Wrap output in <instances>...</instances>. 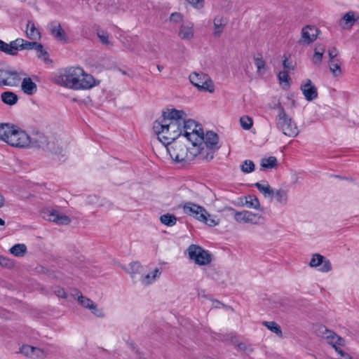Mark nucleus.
<instances>
[{
    "label": "nucleus",
    "instance_id": "obj_56",
    "mask_svg": "<svg viewBox=\"0 0 359 359\" xmlns=\"http://www.w3.org/2000/svg\"><path fill=\"white\" fill-rule=\"evenodd\" d=\"M283 57H284V60L283 62V67L286 69H293L294 66L292 65V62L289 60L288 57L285 55H284Z\"/></svg>",
    "mask_w": 359,
    "mask_h": 359
},
{
    "label": "nucleus",
    "instance_id": "obj_44",
    "mask_svg": "<svg viewBox=\"0 0 359 359\" xmlns=\"http://www.w3.org/2000/svg\"><path fill=\"white\" fill-rule=\"evenodd\" d=\"M35 50L37 52L38 57L41 58L43 61L46 62L48 59V53L44 50L43 46L41 43H38Z\"/></svg>",
    "mask_w": 359,
    "mask_h": 359
},
{
    "label": "nucleus",
    "instance_id": "obj_43",
    "mask_svg": "<svg viewBox=\"0 0 359 359\" xmlns=\"http://www.w3.org/2000/svg\"><path fill=\"white\" fill-rule=\"evenodd\" d=\"M241 169L245 173L252 172L255 170V164L250 160H245L241 165Z\"/></svg>",
    "mask_w": 359,
    "mask_h": 359
},
{
    "label": "nucleus",
    "instance_id": "obj_48",
    "mask_svg": "<svg viewBox=\"0 0 359 359\" xmlns=\"http://www.w3.org/2000/svg\"><path fill=\"white\" fill-rule=\"evenodd\" d=\"M278 79L280 84H285L287 87L289 86V75L287 71L280 72L278 74Z\"/></svg>",
    "mask_w": 359,
    "mask_h": 359
},
{
    "label": "nucleus",
    "instance_id": "obj_1",
    "mask_svg": "<svg viewBox=\"0 0 359 359\" xmlns=\"http://www.w3.org/2000/svg\"><path fill=\"white\" fill-rule=\"evenodd\" d=\"M185 112L175 109H168L162 116L156 120L153 130L158 140L165 146H168L182 135V123Z\"/></svg>",
    "mask_w": 359,
    "mask_h": 359
},
{
    "label": "nucleus",
    "instance_id": "obj_49",
    "mask_svg": "<svg viewBox=\"0 0 359 359\" xmlns=\"http://www.w3.org/2000/svg\"><path fill=\"white\" fill-rule=\"evenodd\" d=\"M97 36L103 44L106 46L111 45V43L109 40V34L107 32L104 31H98Z\"/></svg>",
    "mask_w": 359,
    "mask_h": 359
},
{
    "label": "nucleus",
    "instance_id": "obj_59",
    "mask_svg": "<svg viewBox=\"0 0 359 359\" xmlns=\"http://www.w3.org/2000/svg\"><path fill=\"white\" fill-rule=\"evenodd\" d=\"M337 353L340 355L341 359H352L348 353H345L341 349H340L339 351H337Z\"/></svg>",
    "mask_w": 359,
    "mask_h": 359
},
{
    "label": "nucleus",
    "instance_id": "obj_15",
    "mask_svg": "<svg viewBox=\"0 0 359 359\" xmlns=\"http://www.w3.org/2000/svg\"><path fill=\"white\" fill-rule=\"evenodd\" d=\"M318 29L312 26H306L302 29V37L299 43L302 45H309L314 41L318 36Z\"/></svg>",
    "mask_w": 359,
    "mask_h": 359
},
{
    "label": "nucleus",
    "instance_id": "obj_58",
    "mask_svg": "<svg viewBox=\"0 0 359 359\" xmlns=\"http://www.w3.org/2000/svg\"><path fill=\"white\" fill-rule=\"evenodd\" d=\"M233 344L240 350H242V351L247 350V346L245 343L235 341V342H233Z\"/></svg>",
    "mask_w": 359,
    "mask_h": 359
},
{
    "label": "nucleus",
    "instance_id": "obj_35",
    "mask_svg": "<svg viewBox=\"0 0 359 359\" xmlns=\"http://www.w3.org/2000/svg\"><path fill=\"white\" fill-rule=\"evenodd\" d=\"M355 14L353 11H349L346 13L343 18L342 21L344 22V25H343L344 28H351L354 25L356 21Z\"/></svg>",
    "mask_w": 359,
    "mask_h": 359
},
{
    "label": "nucleus",
    "instance_id": "obj_2",
    "mask_svg": "<svg viewBox=\"0 0 359 359\" xmlns=\"http://www.w3.org/2000/svg\"><path fill=\"white\" fill-rule=\"evenodd\" d=\"M191 147L184 144L180 140L173 142L167 147V151L171 158L175 162L189 163L194 159L200 151V146L190 143Z\"/></svg>",
    "mask_w": 359,
    "mask_h": 359
},
{
    "label": "nucleus",
    "instance_id": "obj_26",
    "mask_svg": "<svg viewBox=\"0 0 359 359\" xmlns=\"http://www.w3.org/2000/svg\"><path fill=\"white\" fill-rule=\"evenodd\" d=\"M22 90L27 95H33L36 91V84L30 78H25L21 84Z\"/></svg>",
    "mask_w": 359,
    "mask_h": 359
},
{
    "label": "nucleus",
    "instance_id": "obj_5",
    "mask_svg": "<svg viewBox=\"0 0 359 359\" xmlns=\"http://www.w3.org/2000/svg\"><path fill=\"white\" fill-rule=\"evenodd\" d=\"M183 210L185 214L194 217L210 226H215L219 224V219L215 216L210 215L203 207L194 203H186L183 205Z\"/></svg>",
    "mask_w": 359,
    "mask_h": 359
},
{
    "label": "nucleus",
    "instance_id": "obj_51",
    "mask_svg": "<svg viewBox=\"0 0 359 359\" xmlns=\"http://www.w3.org/2000/svg\"><path fill=\"white\" fill-rule=\"evenodd\" d=\"M170 21L175 24L180 23L183 21V15L178 12L172 13L170 16Z\"/></svg>",
    "mask_w": 359,
    "mask_h": 359
},
{
    "label": "nucleus",
    "instance_id": "obj_52",
    "mask_svg": "<svg viewBox=\"0 0 359 359\" xmlns=\"http://www.w3.org/2000/svg\"><path fill=\"white\" fill-rule=\"evenodd\" d=\"M89 310L97 317L98 318H104L105 316V313L102 309L97 307L96 304H93L92 308Z\"/></svg>",
    "mask_w": 359,
    "mask_h": 359
},
{
    "label": "nucleus",
    "instance_id": "obj_46",
    "mask_svg": "<svg viewBox=\"0 0 359 359\" xmlns=\"http://www.w3.org/2000/svg\"><path fill=\"white\" fill-rule=\"evenodd\" d=\"M142 266L139 262H133L130 264V270L128 272L133 277L135 273H140Z\"/></svg>",
    "mask_w": 359,
    "mask_h": 359
},
{
    "label": "nucleus",
    "instance_id": "obj_10",
    "mask_svg": "<svg viewBox=\"0 0 359 359\" xmlns=\"http://www.w3.org/2000/svg\"><path fill=\"white\" fill-rule=\"evenodd\" d=\"M189 259L193 260L195 264L203 266L209 264L211 261V255L201 246L192 244L187 249Z\"/></svg>",
    "mask_w": 359,
    "mask_h": 359
},
{
    "label": "nucleus",
    "instance_id": "obj_3",
    "mask_svg": "<svg viewBox=\"0 0 359 359\" xmlns=\"http://www.w3.org/2000/svg\"><path fill=\"white\" fill-rule=\"evenodd\" d=\"M272 109L277 110V115L275 118L277 129L287 137H294L297 136L299 131L297 124L286 114L280 103L278 102Z\"/></svg>",
    "mask_w": 359,
    "mask_h": 359
},
{
    "label": "nucleus",
    "instance_id": "obj_31",
    "mask_svg": "<svg viewBox=\"0 0 359 359\" xmlns=\"http://www.w3.org/2000/svg\"><path fill=\"white\" fill-rule=\"evenodd\" d=\"M20 352L23 355L28 357H34L39 356L40 353H42L40 348L29 346V345H23L20 349Z\"/></svg>",
    "mask_w": 359,
    "mask_h": 359
},
{
    "label": "nucleus",
    "instance_id": "obj_18",
    "mask_svg": "<svg viewBox=\"0 0 359 359\" xmlns=\"http://www.w3.org/2000/svg\"><path fill=\"white\" fill-rule=\"evenodd\" d=\"M179 37L185 41H190L194 38V24L192 22L182 23L180 27Z\"/></svg>",
    "mask_w": 359,
    "mask_h": 359
},
{
    "label": "nucleus",
    "instance_id": "obj_6",
    "mask_svg": "<svg viewBox=\"0 0 359 359\" xmlns=\"http://www.w3.org/2000/svg\"><path fill=\"white\" fill-rule=\"evenodd\" d=\"M37 42L27 41L23 39L18 38L7 43L0 40V50L10 55H17L19 50L35 49Z\"/></svg>",
    "mask_w": 359,
    "mask_h": 359
},
{
    "label": "nucleus",
    "instance_id": "obj_36",
    "mask_svg": "<svg viewBox=\"0 0 359 359\" xmlns=\"http://www.w3.org/2000/svg\"><path fill=\"white\" fill-rule=\"evenodd\" d=\"M160 221L165 226H173L177 223V217L174 215L167 213L160 217Z\"/></svg>",
    "mask_w": 359,
    "mask_h": 359
},
{
    "label": "nucleus",
    "instance_id": "obj_38",
    "mask_svg": "<svg viewBox=\"0 0 359 359\" xmlns=\"http://www.w3.org/2000/svg\"><path fill=\"white\" fill-rule=\"evenodd\" d=\"M277 159L274 156L262 158L261 161V166L264 168L270 169L277 166Z\"/></svg>",
    "mask_w": 359,
    "mask_h": 359
},
{
    "label": "nucleus",
    "instance_id": "obj_7",
    "mask_svg": "<svg viewBox=\"0 0 359 359\" xmlns=\"http://www.w3.org/2000/svg\"><path fill=\"white\" fill-rule=\"evenodd\" d=\"M83 76V69L77 67H72L65 69L57 79V83L70 89L76 87L78 77Z\"/></svg>",
    "mask_w": 359,
    "mask_h": 359
},
{
    "label": "nucleus",
    "instance_id": "obj_33",
    "mask_svg": "<svg viewBox=\"0 0 359 359\" xmlns=\"http://www.w3.org/2000/svg\"><path fill=\"white\" fill-rule=\"evenodd\" d=\"M9 252L15 257H22L27 252V246L25 244H15L10 248Z\"/></svg>",
    "mask_w": 359,
    "mask_h": 359
},
{
    "label": "nucleus",
    "instance_id": "obj_29",
    "mask_svg": "<svg viewBox=\"0 0 359 359\" xmlns=\"http://www.w3.org/2000/svg\"><path fill=\"white\" fill-rule=\"evenodd\" d=\"M325 51V46L323 44H318L314 49V54L312 57V62L314 65H319L321 64L323 55Z\"/></svg>",
    "mask_w": 359,
    "mask_h": 359
},
{
    "label": "nucleus",
    "instance_id": "obj_14",
    "mask_svg": "<svg viewBox=\"0 0 359 359\" xmlns=\"http://www.w3.org/2000/svg\"><path fill=\"white\" fill-rule=\"evenodd\" d=\"M323 328L324 329V331L322 332L323 337L327 339V343L330 344L337 352L339 351L341 347L345 345V340L332 331L325 327Z\"/></svg>",
    "mask_w": 359,
    "mask_h": 359
},
{
    "label": "nucleus",
    "instance_id": "obj_27",
    "mask_svg": "<svg viewBox=\"0 0 359 359\" xmlns=\"http://www.w3.org/2000/svg\"><path fill=\"white\" fill-rule=\"evenodd\" d=\"M14 127L8 123H0V140L8 144Z\"/></svg>",
    "mask_w": 359,
    "mask_h": 359
},
{
    "label": "nucleus",
    "instance_id": "obj_41",
    "mask_svg": "<svg viewBox=\"0 0 359 359\" xmlns=\"http://www.w3.org/2000/svg\"><path fill=\"white\" fill-rule=\"evenodd\" d=\"M121 2L119 0H109L107 5V10L109 13H117L120 11Z\"/></svg>",
    "mask_w": 359,
    "mask_h": 359
},
{
    "label": "nucleus",
    "instance_id": "obj_8",
    "mask_svg": "<svg viewBox=\"0 0 359 359\" xmlns=\"http://www.w3.org/2000/svg\"><path fill=\"white\" fill-rule=\"evenodd\" d=\"M29 147L42 149L44 151H49L55 154H62L63 150L55 140L50 141L41 133H36L31 137Z\"/></svg>",
    "mask_w": 359,
    "mask_h": 359
},
{
    "label": "nucleus",
    "instance_id": "obj_22",
    "mask_svg": "<svg viewBox=\"0 0 359 359\" xmlns=\"http://www.w3.org/2000/svg\"><path fill=\"white\" fill-rule=\"evenodd\" d=\"M276 201L282 205H286L289 201V189L286 187H280L273 191V196Z\"/></svg>",
    "mask_w": 359,
    "mask_h": 359
},
{
    "label": "nucleus",
    "instance_id": "obj_17",
    "mask_svg": "<svg viewBox=\"0 0 359 359\" xmlns=\"http://www.w3.org/2000/svg\"><path fill=\"white\" fill-rule=\"evenodd\" d=\"M78 84L76 87H73L74 90L89 89L95 86V79L83 70V76L78 77Z\"/></svg>",
    "mask_w": 359,
    "mask_h": 359
},
{
    "label": "nucleus",
    "instance_id": "obj_34",
    "mask_svg": "<svg viewBox=\"0 0 359 359\" xmlns=\"http://www.w3.org/2000/svg\"><path fill=\"white\" fill-rule=\"evenodd\" d=\"M161 273V271L158 269H156L154 271L152 276L147 274L141 278L140 281L142 285H149L154 282L156 278L160 276Z\"/></svg>",
    "mask_w": 359,
    "mask_h": 359
},
{
    "label": "nucleus",
    "instance_id": "obj_53",
    "mask_svg": "<svg viewBox=\"0 0 359 359\" xmlns=\"http://www.w3.org/2000/svg\"><path fill=\"white\" fill-rule=\"evenodd\" d=\"M89 310L97 317L98 318H104L105 316V313L102 309L97 307L96 304H93L92 308Z\"/></svg>",
    "mask_w": 359,
    "mask_h": 359
},
{
    "label": "nucleus",
    "instance_id": "obj_9",
    "mask_svg": "<svg viewBox=\"0 0 359 359\" xmlns=\"http://www.w3.org/2000/svg\"><path fill=\"white\" fill-rule=\"evenodd\" d=\"M190 82L201 91L212 93L215 85L212 80L207 74L203 72H192L189 76Z\"/></svg>",
    "mask_w": 359,
    "mask_h": 359
},
{
    "label": "nucleus",
    "instance_id": "obj_30",
    "mask_svg": "<svg viewBox=\"0 0 359 359\" xmlns=\"http://www.w3.org/2000/svg\"><path fill=\"white\" fill-rule=\"evenodd\" d=\"M255 186L265 197L273 198L274 190L271 187L268 182H257Z\"/></svg>",
    "mask_w": 359,
    "mask_h": 359
},
{
    "label": "nucleus",
    "instance_id": "obj_62",
    "mask_svg": "<svg viewBox=\"0 0 359 359\" xmlns=\"http://www.w3.org/2000/svg\"><path fill=\"white\" fill-rule=\"evenodd\" d=\"M121 73H122L123 74H126V72L125 71H123V70H121Z\"/></svg>",
    "mask_w": 359,
    "mask_h": 359
},
{
    "label": "nucleus",
    "instance_id": "obj_57",
    "mask_svg": "<svg viewBox=\"0 0 359 359\" xmlns=\"http://www.w3.org/2000/svg\"><path fill=\"white\" fill-rule=\"evenodd\" d=\"M54 293L55 295H57L60 298L66 299L67 298V294L64 289L60 287H56L54 290Z\"/></svg>",
    "mask_w": 359,
    "mask_h": 359
},
{
    "label": "nucleus",
    "instance_id": "obj_19",
    "mask_svg": "<svg viewBox=\"0 0 359 359\" xmlns=\"http://www.w3.org/2000/svg\"><path fill=\"white\" fill-rule=\"evenodd\" d=\"M48 219L60 225H67L71 222L70 218L57 210H53L48 215Z\"/></svg>",
    "mask_w": 359,
    "mask_h": 359
},
{
    "label": "nucleus",
    "instance_id": "obj_40",
    "mask_svg": "<svg viewBox=\"0 0 359 359\" xmlns=\"http://www.w3.org/2000/svg\"><path fill=\"white\" fill-rule=\"evenodd\" d=\"M336 62H330L329 61V67H330V70L331 71V72L333 74V75L334 76H338L339 75H341V62H339V60L337 59V60H335Z\"/></svg>",
    "mask_w": 359,
    "mask_h": 359
},
{
    "label": "nucleus",
    "instance_id": "obj_16",
    "mask_svg": "<svg viewBox=\"0 0 359 359\" xmlns=\"http://www.w3.org/2000/svg\"><path fill=\"white\" fill-rule=\"evenodd\" d=\"M301 90L308 101H312L318 97V91L316 87L312 84L310 79H306L304 83L301 85Z\"/></svg>",
    "mask_w": 359,
    "mask_h": 359
},
{
    "label": "nucleus",
    "instance_id": "obj_20",
    "mask_svg": "<svg viewBox=\"0 0 359 359\" xmlns=\"http://www.w3.org/2000/svg\"><path fill=\"white\" fill-rule=\"evenodd\" d=\"M48 219L60 225H67L71 222L70 218L57 210H53L48 215Z\"/></svg>",
    "mask_w": 359,
    "mask_h": 359
},
{
    "label": "nucleus",
    "instance_id": "obj_37",
    "mask_svg": "<svg viewBox=\"0 0 359 359\" xmlns=\"http://www.w3.org/2000/svg\"><path fill=\"white\" fill-rule=\"evenodd\" d=\"M245 205L248 208H253L258 210L260 207V203L258 198L255 196H248L245 197Z\"/></svg>",
    "mask_w": 359,
    "mask_h": 359
},
{
    "label": "nucleus",
    "instance_id": "obj_4",
    "mask_svg": "<svg viewBox=\"0 0 359 359\" xmlns=\"http://www.w3.org/2000/svg\"><path fill=\"white\" fill-rule=\"evenodd\" d=\"M186 116V114L183 116L182 136L190 143L200 146L203 140V128L201 125L198 124L195 121L187 119Z\"/></svg>",
    "mask_w": 359,
    "mask_h": 359
},
{
    "label": "nucleus",
    "instance_id": "obj_28",
    "mask_svg": "<svg viewBox=\"0 0 359 359\" xmlns=\"http://www.w3.org/2000/svg\"><path fill=\"white\" fill-rule=\"evenodd\" d=\"M1 101L9 106L15 104L18 101V96L13 92L5 91L1 95Z\"/></svg>",
    "mask_w": 359,
    "mask_h": 359
},
{
    "label": "nucleus",
    "instance_id": "obj_12",
    "mask_svg": "<svg viewBox=\"0 0 359 359\" xmlns=\"http://www.w3.org/2000/svg\"><path fill=\"white\" fill-rule=\"evenodd\" d=\"M234 219L238 223H248L257 225L261 224L264 222V217L261 215L248 210L235 211Z\"/></svg>",
    "mask_w": 359,
    "mask_h": 359
},
{
    "label": "nucleus",
    "instance_id": "obj_45",
    "mask_svg": "<svg viewBox=\"0 0 359 359\" xmlns=\"http://www.w3.org/2000/svg\"><path fill=\"white\" fill-rule=\"evenodd\" d=\"M78 301L83 307L88 309H91L93 304H94V302L91 299L83 296L82 294L78 297Z\"/></svg>",
    "mask_w": 359,
    "mask_h": 359
},
{
    "label": "nucleus",
    "instance_id": "obj_21",
    "mask_svg": "<svg viewBox=\"0 0 359 359\" xmlns=\"http://www.w3.org/2000/svg\"><path fill=\"white\" fill-rule=\"evenodd\" d=\"M218 144V136L216 133L212 131H208L203 135V140L202 142L201 146L205 147L207 148H211L214 149H218L219 147Z\"/></svg>",
    "mask_w": 359,
    "mask_h": 359
},
{
    "label": "nucleus",
    "instance_id": "obj_23",
    "mask_svg": "<svg viewBox=\"0 0 359 359\" xmlns=\"http://www.w3.org/2000/svg\"><path fill=\"white\" fill-rule=\"evenodd\" d=\"M50 31L51 34L58 41H66L67 36L65 31L62 29L60 23L55 21L50 25Z\"/></svg>",
    "mask_w": 359,
    "mask_h": 359
},
{
    "label": "nucleus",
    "instance_id": "obj_25",
    "mask_svg": "<svg viewBox=\"0 0 359 359\" xmlns=\"http://www.w3.org/2000/svg\"><path fill=\"white\" fill-rule=\"evenodd\" d=\"M26 35L32 41H36L41 39V33L36 28L34 22L28 21L27 24Z\"/></svg>",
    "mask_w": 359,
    "mask_h": 359
},
{
    "label": "nucleus",
    "instance_id": "obj_47",
    "mask_svg": "<svg viewBox=\"0 0 359 359\" xmlns=\"http://www.w3.org/2000/svg\"><path fill=\"white\" fill-rule=\"evenodd\" d=\"M255 65L257 68V73L262 74V71L264 70L266 63L265 61L262 59V57H254Z\"/></svg>",
    "mask_w": 359,
    "mask_h": 359
},
{
    "label": "nucleus",
    "instance_id": "obj_61",
    "mask_svg": "<svg viewBox=\"0 0 359 359\" xmlns=\"http://www.w3.org/2000/svg\"><path fill=\"white\" fill-rule=\"evenodd\" d=\"M4 224H5V222L2 219L0 218V225L4 226Z\"/></svg>",
    "mask_w": 359,
    "mask_h": 359
},
{
    "label": "nucleus",
    "instance_id": "obj_24",
    "mask_svg": "<svg viewBox=\"0 0 359 359\" xmlns=\"http://www.w3.org/2000/svg\"><path fill=\"white\" fill-rule=\"evenodd\" d=\"M226 24L227 20L224 17L221 15L215 17L213 21V34L215 36H219L224 31Z\"/></svg>",
    "mask_w": 359,
    "mask_h": 359
},
{
    "label": "nucleus",
    "instance_id": "obj_32",
    "mask_svg": "<svg viewBox=\"0 0 359 359\" xmlns=\"http://www.w3.org/2000/svg\"><path fill=\"white\" fill-rule=\"evenodd\" d=\"M216 151L217 149L201 147L200 144V151L198 155H200L203 160L208 162L213 159Z\"/></svg>",
    "mask_w": 359,
    "mask_h": 359
},
{
    "label": "nucleus",
    "instance_id": "obj_55",
    "mask_svg": "<svg viewBox=\"0 0 359 359\" xmlns=\"http://www.w3.org/2000/svg\"><path fill=\"white\" fill-rule=\"evenodd\" d=\"M0 265L9 268L13 266V262L10 259L6 257L0 256Z\"/></svg>",
    "mask_w": 359,
    "mask_h": 359
},
{
    "label": "nucleus",
    "instance_id": "obj_54",
    "mask_svg": "<svg viewBox=\"0 0 359 359\" xmlns=\"http://www.w3.org/2000/svg\"><path fill=\"white\" fill-rule=\"evenodd\" d=\"M328 55L330 57V62H336L335 57L338 55V50L335 47H332L328 50Z\"/></svg>",
    "mask_w": 359,
    "mask_h": 359
},
{
    "label": "nucleus",
    "instance_id": "obj_13",
    "mask_svg": "<svg viewBox=\"0 0 359 359\" xmlns=\"http://www.w3.org/2000/svg\"><path fill=\"white\" fill-rule=\"evenodd\" d=\"M309 265L313 268L320 266L319 271L323 273H327L332 270V264L330 260L318 253L313 255Z\"/></svg>",
    "mask_w": 359,
    "mask_h": 359
},
{
    "label": "nucleus",
    "instance_id": "obj_60",
    "mask_svg": "<svg viewBox=\"0 0 359 359\" xmlns=\"http://www.w3.org/2000/svg\"><path fill=\"white\" fill-rule=\"evenodd\" d=\"M4 204V196L0 194V208H1Z\"/></svg>",
    "mask_w": 359,
    "mask_h": 359
},
{
    "label": "nucleus",
    "instance_id": "obj_39",
    "mask_svg": "<svg viewBox=\"0 0 359 359\" xmlns=\"http://www.w3.org/2000/svg\"><path fill=\"white\" fill-rule=\"evenodd\" d=\"M262 324L266 326L272 332L276 334L278 336H282V331L280 325L274 321H264Z\"/></svg>",
    "mask_w": 359,
    "mask_h": 359
},
{
    "label": "nucleus",
    "instance_id": "obj_11",
    "mask_svg": "<svg viewBox=\"0 0 359 359\" xmlns=\"http://www.w3.org/2000/svg\"><path fill=\"white\" fill-rule=\"evenodd\" d=\"M31 137L24 130L15 126L8 144L13 147L27 148L30 146Z\"/></svg>",
    "mask_w": 359,
    "mask_h": 359
},
{
    "label": "nucleus",
    "instance_id": "obj_42",
    "mask_svg": "<svg viewBox=\"0 0 359 359\" xmlns=\"http://www.w3.org/2000/svg\"><path fill=\"white\" fill-rule=\"evenodd\" d=\"M240 123L243 129L250 130L253 124L252 118L248 116H243L240 118Z\"/></svg>",
    "mask_w": 359,
    "mask_h": 359
},
{
    "label": "nucleus",
    "instance_id": "obj_50",
    "mask_svg": "<svg viewBox=\"0 0 359 359\" xmlns=\"http://www.w3.org/2000/svg\"><path fill=\"white\" fill-rule=\"evenodd\" d=\"M193 8L201 10L204 7L205 0H185Z\"/></svg>",
    "mask_w": 359,
    "mask_h": 359
}]
</instances>
